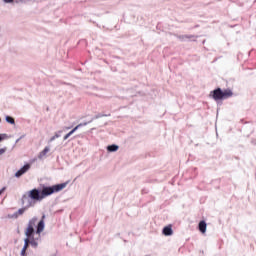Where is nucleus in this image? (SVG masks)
<instances>
[{
    "mask_svg": "<svg viewBox=\"0 0 256 256\" xmlns=\"http://www.w3.org/2000/svg\"><path fill=\"white\" fill-rule=\"evenodd\" d=\"M63 189H65V184L44 186L42 187V191L34 188L30 190L28 194H24L22 196V203L25 204L27 199H32V201H43V199L49 197V195H53V193H59V191H63Z\"/></svg>",
    "mask_w": 256,
    "mask_h": 256,
    "instance_id": "obj_1",
    "label": "nucleus"
},
{
    "mask_svg": "<svg viewBox=\"0 0 256 256\" xmlns=\"http://www.w3.org/2000/svg\"><path fill=\"white\" fill-rule=\"evenodd\" d=\"M43 219H45V216H43L40 221L37 218H32L29 220L28 226L25 230V235L34 249L39 247V238H35V227H37V235H41L45 229V221Z\"/></svg>",
    "mask_w": 256,
    "mask_h": 256,
    "instance_id": "obj_2",
    "label": "nucleus"
},
{
    "mask_svg": "<svg viewBox=\"0 0 256 256\" xmlns=\"http://www.w3.org/2000/svg\"><path fill=\"white\" fill-rule=\"evenodd\" d=\"M211 95L214 101H221L233 97V91L231 89L221 90V88H217L211 92Z\"/></svg>",
    "mask_w": 256,
    "mask_h": 256,
    "instance_id": "obj_3",
    "label": "nucleus"
},
{
    "mask_svg": "<svg viewBox=\"0 0 256 256\" xmlns=\"http://www.w3.org/2000/svg\"><path fill=\"white\" fill-rule=\"evenodd\" d=\"M29 169H31V164L24 165L20 170H18L15 173V177L19 178V177L25 175V173H27V171H29Z\"/></svg>",
    "mask_w": 256,
    "mask_h": 256,
    "instance_id": "obj_4",
    "label": "nucleus"
},
{
    "mask_svg": "<svg viewBox=\"0 0 256 256\" xmlns=\"http://www.w3.org/2000/svg\"><path fill=\"white\" fill-rule=\"evenodd\" d=\"M25 211H27V207L24 208H20L17 212H15L12 215H8L9 219H18L19 217H21V215H23V213H25Z\"/></svg>",
    "mask_w": 256,
    "mask_h": 256,
    "instance_id": "obj_5",
    "label": "nucleus"
},
{
    "mask_svg": "<svg viewBox=\"0 0 256 256\" xmlns=\"http://www.w3.org/2000/svg\"><path fill=\"white\" fill-rule=\"evenodd\" d=\"M163 235H165L166 237L173 235V228H171V225L163 228Z\"/></svg>",
    "mask_w": 256,
    "mask_h": 256,
    "instance_id": "obj_6",
    "label": "nucleus"
},
{
    "mask_svg": "<svg viewBox=\"0 0 256 256\" xmlns=\"http://www.w3.org/2000/svg\"><path fill=\"white\" fill-rule=\"evenodd\" d=\"M83 125H87V123L78 124L73 130H71L68 134L65 135V139H69V137H71V135H73V133H75V131H77L79 127H83Z\"/></svg>",
    "mask_w": 256,
    "mask_h": 256,
    "instance_id": "obj_7",
    "label": "nucleus"
},
{
    "mask_svg": "<svg viewBox=\"0 0 256 256\" xmlns=\"http://www.w3.org/2000/svg\"><path fill=\"white\" fill-rule=\"evenodd\" d=\"M199 231L201 233H206V231H207V223H205V221H200L199 222Z\"/></svg>",
    "mask_w": 256,
    "mask_h": 256,
    "instance_id": "obj_8",
    "label": "nucleus"
},
{
    "mask_svg": "<svg viewBox=\"0 0 256 256\" xmlns=\"http://www.w3.org/2000/svg\"><path fill=\"white\" fill-rule=\"evenodd\" d=\"M50 151L49 147H45L43 149V151H41L38 155V159H43V157H45V155H47V153Z\"/></svg>",
    "mask_w": 256,
    "mask_h": 256,
    "instance_id": "obj_9",
    "label": "nucleus"
},
{
    "mask_svg": "<svg viewBox=\"0 0 256 256\" xmlns=\"http://www.w3.org/2000/svg\"><path fill=\"white\" fill-rule=\"evenodd\" d=\"M107 150H108L110 153H113V152L119 150V146L113 144V145L108 146V147H107Z\"/></svg>",
    "mask_w": 256,
    "mask_h": 256,
    "instance_id": "obj_10",
    "label": "nucleus"
},
{
    "mask_svg": "<svg viewBox=\"0 0 256 256\" xmlns=\"http://www.w3.org/2000/svg\"><path fill=\"white\" fill-rule=\"evenodd\" d=\"M7 123H10V125H15V119L11 116H6Z\"/></svg>",
    "mask_w": 256,
    "mask_h": 256,
    "instance_id": "obj_11",
    "label": "nucleus"
},
{
    "mask_svg": "<svg viewBox=\"0 0 256 256\" xmlns=\"http://www.w3.org/2000/svg\"><path fill=\"white\" fill-rule=\"evenodd\" d=\"M29 245H31V242H29V238H25L23 249H29Z\"/></svg>",
    "mask_w": 256,
    "mask_h": 256,
    "instance_id": "obj_12",
    "label": "nucleus"
},
{
    "mask_svg": "<svg viewBox=\"0 0 256 256\" xmlns=\"http://www.w3.org/2000/svg\"><path fill=\"white\" fill-rule=\"evenodd\" d=\"M5 139H9V136L7 134H0V142L5 141Z\"/></svg>",
    "mask_w": 256,
    "mask_h": 256,
    "instance_id": "obj_13",
    "label": "nucleus"
},
{
    "mask_svg": "<svg viewBox=\"0 0 256 256\" xmlns=\"http://www.w3.org/2000/svg\"><path fill=\"white\" fill-rule=\"evenodd\" d=\"M21 255H22V256L27 255V249L22 248Z\"/></svg>",
    "mask_w": 256,
    "mask_h": 256,
    "instance_id": "obj_14",
    "label": "nucleus"
},
{
    "mask_svg": "<svg viewBox=\"0 0 256 256\" xmlns=\"http://www.w3.org/2000/svg\"><path fill=\"white\" fill-rule=\"evenodd\" d=\"M7 151V148H1L0 149V155H3Z\"/></svg>",
    "mask_w": 256,
    "mask_h": 256,
    "instance_id": "obj_15",
    "label": "nucleus"
},
{
    "mask_svg": "<svg viewBox=\"0 0 256 256\" xmlns=\"http://www.w3.org/2000/svg\"><path fill=\"white\" fill-rule=\"evenodd\" d=\"M4 1V3H13V1H15V0H3Z\"/></svg>",
    "mask_w": 256,
    "mask_h": 256,
    "instance_id": "obj_16",
    "label": "nucleus"
},
{
    "mask_svg": "<svg viewBox=\"0 0 256 256\" xmlns=\"http://www.w3.org/2000/svg\"><path fill=\"white\" fill-rule=\"evenodd\" d=\"M3 191H5V188H2V189L0 190V195H2Z\"/></svg>",
    "mask_w": 256,
    "mask_h": 256,
    "instance_id": "obj_17",
    "label": "nucleus"
},
{
    "mask_svg": "<svg viewBox=\"0 0 256 256\" xmlns=\"http://www.w3.org/2000/svg\"><path fill=\"white\" fill-rule=\"evenodd\" d=\"M55 139V137L51 138V141H53Z\"/></svg>",
    "mask_w": 256,
    "mask_h": 256,
    "instance_id": "obj_18",
    "label": "nucleus"
}]
</instances>
